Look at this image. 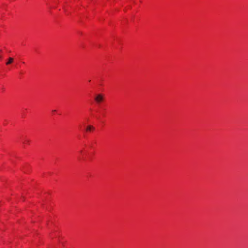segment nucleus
I'll list each match as a JSON object with an SVG mask.
<instances>
[{"label": "nucleus", "mask_w": 248, "mask_h": 248, "mask_svg": "<svg viewBox=\"0 0 248 248\" xmlns=\"http://www.w3.org/2000/svg\"><path fill=\"white\" fill-rule=\"evenodd\" d=\"M94 100L98 103L101 102L103 100V95L101 94L96 95L94 97Z\"/></svg>", "instance_id": "1"}, {"label": "nucleus", "mask_w": 248, "mask_h": 248, "mask_svg": "<svg viewBox=\"0 0 248 248\" xmlns=\"http://www.w3.org/2000/svg\"><path fill=\"white\" fill-rule=\"evenodd\" d=\"M94 130V127L92 125H88L86 128L87 131H90Z\"/></svg>", "instance_id": "2"}, {"label": "nucleus", "mask_w": 248, "mask_h": 248, "mask_svg": "<svg viewBox=\"0 0 248 248\" xmlns=\"http://www.w3.org/2000/svg\"><path fill=\"white\" fill-rule=\"evenodd\" d=\"M13 58H9V60H8V61L6 63V64L7 65H8V64H9L13 62Z\"/></svg>", "instance_id": "3"}, {"label": "nucleus", "mask_w": 248, "mask_h": 248, "mask_svg": "<svg viewBox=\"0 0 248 248\" xmlns=\"http://www.w3.org/2000/svg\"><path fill=\"white\" fill-rule=\"evenodd\" d=\"M29 142V140H25V141L23 142V143L24 144H25L26 142L28 143Z\"/></svg>", "instance_id": "4"}, {"label": "nucleus", "mask_w": 248, "mask_h": 248, "mask_svg": "<svg viewBox=\"0 0 248 248\" xmlns=\"http://www.w3.org/2000/svg\"><path fill=\"white\" fill-rule=\"evenodd\" d=\"M56 112V110H53V112Z\"/></svg>", "instance_id": "5"}]
</instances>
